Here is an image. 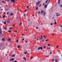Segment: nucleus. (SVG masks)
Returning <instances> with one entry per match:
<instances>
[{
    "instance_id": "1",
    "label": "nucleus",
    "mask_w": 62,
    "mask_h": 62,
    "mask_svg": "<svg viewBox=\"0 0 62 62\" xmlns=\"http://www.w3.org/2000/svg\"><path fill=\"white\" fill-rule=\"evenodd\" d=\"M43 36L41 35V36H40L39 38V39L40 40H41V39H42V38H43Z\"/></svg>"
},
{
    "instance_id": "2",
    "label": "nucleus",
    "mask_w": 62,
    "mask_h": 62,
    "mask_svg": "<svg viewBox=\"0 0 62 62\" xmlns=\"http://www.w3.org/2000/svg\"><path fill=\"white\" fill-rule=\"evenodd\" d=\"M38 50H39L40 49H41L42 50V47H39L38 48Z\"/></svg>"
},
{
    "instance_id": "3",
    "label": "nucleus",
    "mask_w": 62,
    "mask_h": 62,
    "mask_svg": "<svg viewBox=\"0 0 62 62\" xmlns=\"http://www.w3.org/2000/svg\"><path fill=\"white\" fill-rule=\"evenodd\" d=\"M15 0H11V2H12V3H14L15 2Z\"/></svg>"
},
{
    "instance_id": "4",
    "label": "nucleus",
    "mask_w": 62,
    "mask_h": 62,
    "mask_svg": "<svg viewBox=\"0 0 62 62\" xmlns=\"http://www.w3.org/2000/svg\"><path fill=\"white\" fill-rule=\"evenodd\" d=\"M43 12H44V11L43 10H41L40 12V14L41 15H42V14L43 13Z\"/></svg>"
},
{
    "instance_id": "5",
    "label": "nucleus",
    "mask_w": 62,
    "mask_h": 62,
    "mask_svg": "<svg viewBox=\"0 0 62 62\" xmlns=\"http://www.w3.org/2000/svg\"><path fill=\"white\" fill-rule=\"evenodd\" d=\"M40 3V1L39 0L38 1L37 3V5L39 4Z\"/></svg>"
},
{
    "instance_id": "6",
    "label": "nucleus",
    "mask_w": 62,
    "mask_h": 62,
    "mask_svg": "<svg viewBox=\"0 0 62 62\" xmlns=\"http://www.w3.org/2000/svg\"><path fill=\"white\" fill-rule=\"evenodd\" d=\"M14 60V58H12L10 60V61H13Z\"/></svg>"
},
{
    "instance_id": "7",
    "label": "nucleus",
    "mask_w": 62,
    "mask_h": 62,
    "mask_svg": "<svg viewBox=\"0 0 62 62\" xmlns=\"http://www.w3.org/2000/svg\"><path fill=\"white\" fill-rule=\"evenodd\" d=\"M10 22V21H9V20H7V22L8 23H9Z\"/></svg>"
},
{
    "instance_id": "8",
    "label": "nucleus",
    "mask_w": 62,
    "mask_h": 62,
    "mask_svg": "<svg viewBox=\"0 0 62 62\" xmlns=\"http://www.w3.org/2000/svg\"><path fill=\"white\" fill-rule=\"evenodd\" d=\"M61 29H58V31L59 32H61Z\"/></svg>"
},
{
    "instance_id": "9",
    "label": "nucleus",
    "mask_w": 62,
    "mask_h": 62,
    "mask_svg": "<svg viewBox=\"0 0 62 62\" xmlns=\"http://www.w3.org/2000/svg\"><path fill=\"white\" fill-rule=\"evenodd\" d=\"M60 0H58V4L59 5H60Z\"/></svg>"
},
{
    "instance_id": "10",
    "label": "nucleus",
    "mask_w": 62,
    "mask_h": 62,
    "mask_svg": "<svg viewBox=\"0 0 62 62\" xmlns=\"http://www.w3.org/2000/svg\"><path fill=\"white\" fill-rule=\"evenodd\" d=\"M55 61L56 62H57L58 61V59H56L55 60Z\"/></svg>"
},
{
    "instance_id": "11",
    "label": "nucleus",
    "mask_w": 62,
    "mask_h": 62,
    "mask_svg": "<svg viewBox=\"0 0 62 62\" xmlns=\"http://www.w3.org/2000/svg\"><path fill=\"white\" fill-rule=\"evenodd\" d=\"M2 41H5V39H4V38H3L2 39Z\"/></svg>"
},
{
    "instance_id": "12",
    "label": "nucleus",
    "mask_w": 62,
    "mask_h": 62,
    "mask_svg": "<svg viewBox=\"0 0 62 62\" xmlns=\"http://www.w3.org/2000/svg\"><path fill=\"white\" fill-rule=\"evenodd\" d=\"M45 13H46V12L45 11H44L43 13V15L44 16L45 15Z\"/></svg>"
},
{
    "instance_id": "13",
    "label": "nucleus",
    "mask_w": 62,
    "mask_h": 62,
    "mask_svg": "<svg viewBox=\"0 0 62 62\" xmlns=\"http://www.w3.org/2000/svg\"><path fill=\"white\" fill-rule=\"evenodd\" d=\"M44 7L46 8H47V6L46 5H45V6H44Z\"/></svg>"
},
{
    "instance_id": "14",
    "label": "nucleus",
    "mask_w": 62,
    "mask_h": 62,
    "mask_svg": "<svg viewBox=\"0 0 62 62\" xmlns=\"http://www.w3.org/2000/svg\"><path fill=\"white\" fill-rule=\"evenodd\" d=\"M15 55L14 54H13L12 55V57H14L15 56Z\"/></svg>"
},
{
    "instance_id": "15",
    "label": "nucleus",
    "mask_w": 62,
    "mask_h": 62,
    "mask_svg": "<svg viewBox=\"0 0 62 62\" xmlns=\"http://www.w3.org/2000/svg\"><path fill=\"white\" fill-rule=\"evenodd\" d=\"M3 23L4 24H6V21H5Z\"/></svg>"
},
{
    "instance_id": "16",
    "label": "nucleus",
    "mask_w": 62,
    "mask_h": 62,
    "mask_svg": "<svg viewBox=\"0 0 62 62\" xmlns=\"http://www.w3.org/2000/svg\"><path fill=\"white\" fill-rule=\"evenodd\" d=\"M8 41H10L11 40V39L10 38H9V39H8Z\"/></svg>"
},
{
    "instance_id": "17",
    "label": "nucleus",
    "mask_w": 62,
    "mask_h": 62,
    "mask_svg": "<svg viewBox=\"0 0 62 62\" xmlns=\"http://www.w3.org/2000/svg\"><path fill=\"white\" fill-rule=\"evenodd\" d=\"M2 33V31H1V30H0V34H1Z\"/></svg>"
},
{
    "instance_id": "18",
    "label": "nucleus",
    "mask_w": 62,
    "mask_h": 62,
    "mask_svg": "<svg viewBox=\"0 0 62 62\" xmlns=\"http://www.w3.org/2000/svg\"><path fill=\"white\" fill-rule=\"evenodd\" d=\"M10 16H11V15H13V14H12V13H11V14L10 15Z\"/></svg>"
},
{
    "instance_id": "19",
    "label": "nucleus",
    "mask_w": 62,
    "mask_h": 62,
    "mask_svg": "<svg viewBox=\"0 0 62 62\" xmlns=\"http://www.w3.org/2000/svg\"><path fill=\"white\" fill-rule=\"evenodd\" d=\"M60 15V14H59V15H58L57 14L56 15L57 16H59Z\"/></svg>"
},
{
    "instance_id": "20",
    "label": "nucleus",
    "mask_w": 62,
    "mask_h": 62,
    "mask_svg": "<svg viewBox=\"0 0 62 62\" xmlns=\"http://www.w3.org/2000/svg\"><path fill=\"white\" fill-rule=\"evenodd\" d=\"M19 19H20V20H22V19H21V16L19 17Z\"/></svg>"
},
{
    "instance_id": "21",
    "label": "nucleus",
    "mask_w": 62,
    "mask_h": 62,
    "mask_svg": "<svg viewBox=\"0 0 62 62\" xmlns=\"http://www.w3.org/2000/svg\"><path fill=\"white\" fill-rule=\"evenodd\" d=\"M50 0H49L48 2V4H49V3L50 2Z\"/></svg>"
},
{
    "instance_id": "22",
    "label": "nucleus",
    "mask_w": 62,
    "mask_h": 62,
    "mask_svg": "<svg viewBox=\"0 0 62 62\" xmlns=\"http://www.w3.org/2000/svg\"><path fill=\"white\" fill-rule=\"evenodd\" d=\"M24 53L25 54H27V52H24Z\"/></svg>"
},
{
    "instance_id": "23",
    "label": "nucleus",
    "mask_w": 62,
    "mask_h": 62,
    "mask_svg": "<svg viewBox=\"0 0 62 62\" xmlns=\"http://www.w3.org/2000/svg\"><path fill=\"white\" fill-rule=\"evenodd\" d=\"M36 10H38V7H37L36 8Z\"/></svg>"
},
{
    "instance_id": "24",
    "label": "nucleus",
    "mask_w": 62,
    "mask_h": 62,
    "mask_svg": "<svg viewBox=\"0 0 62 62\" xmlns=\"http://www.w3.org/2000/svg\"><path fill=\"white\" fill-rule=\"evenodd\" d=\"M23 59H24V60H26V58L25 57H23Z\"/></svg>"
},
{
    "instance_id": "25",
    "label": "nucleus",
    "mask_w": 62,
    "mask_h": 62,
    "mask_svg": "<svg viewBox=\"0 0 62 62\" xmlns=\"http://www.w3.org/2000/svg\"><path fill=\"white\" fill-rule=\"evenodd\" d=\"M24 17H26V14H24Z\"/></svg>"
},
{
    "instance_id": "26",
    "label": "nucleus",
    "mask_w": 62,
    "mask_h": 62,
    "mask_svg": "<svg viewBox=\"0 0 62 62\" xmlns=\"http://www.w3.org/2000/svg\"><path fill=\"white\" fill-rule=\"evenodd\" d=\"M20 46L19 45H18V46L17 47L19 48H20Z\"/></svg>"
},
{
    "instance_id": "27",
    "label": "nucleus",
    "mask_w": 62,
    "mask_h": 62,
    "mask_svg": "<svg viewBox=\"0 0 62 62\" xmlns=\"http://www.w3.org/2000/svg\"><path fill=\"white\" fill-rule=\"evenodd\" d=\"M4 29H5V30H7V28L6 27L4 28Z\"/></svg>"
},
{
    "instance_id": "28",
    "label": "nucleus",
    "mask_w": 62,
    "mask_h": 62,
    "mask_svg": "<svg viewBox=\"0 0 62 62\" xmlns=\"http://www.w3.org/2000/svg\"><path fill=\"white\" fill-rule=\"evenodd\" d=\"M16 41V42H19V40H17Z\"/></svg>"
},
{
    "instance_id": "29",
    "label": "nucleus",
    "mask_w": 62,
    "mask_h": 62,
    "mask_svg": "<svg viewBox=\"0 0 62 62\" xmlns=\"http://www.w3.org/2000/svg\"><path fill=\"white\" fill-rule=\"evenodd\" d=\"M47 46H50V44H47Z\"/></svg>"
},
{
    "instance_id": "30",
    "label": "nucleus",
    "mask_w": 62,
    "mask_h": 62,
    "mask_svg": "<svg viewBox=\"0 0 62 62\" xmlns=\"http://www.w3.org/2000/svg\"><path fill=\"white\" fill-rule=\"evenodd\" d=\"M56 24V21H55L54 24Z\"/></svg>"
},
{
    "instance_id": "31",
    "label": "nucleus",
    "mask_w": 62,
    "mask_h": 62,
    "mask_svg": "<svg viewBox=\"0 0 62 62\" xmlns=\"http://www.w3.org/2000/svg\"><path fill=\"white\" fill-rule=\"evenodd\" d=\"M9 33H10V32H11V30H9Z\"/></svg>"
},
{
    "instance_id": "32",
    "label": "nucleus",
    "mask_w": 62,
    "mask_h": 62,
    "mask_svg": "<svg viewBox=\"0 0 62 62\" xmlns=\"http://www.w3.org/2000/svg\"><path fill=\"white\" fill-rule=\"evenodd\" d=\"M60 7H61V8H62V5H61L60 6Z\"/></svg>"
},
{
    "instance_id": "33",
    "label": "nucleus",
    "mask_w": 62,
    "mask_h": 62,
    "mask_svg": "<svg viewBox=\"0 0 62 62\" xmlns=\"http://www.w3.org/2000/svg\"><path fill=\"white\" fill-rule=\"evenodd\" d=\"M5 15H4L3 16V18H5Z\"/></svg>"
},
{
    "instance_id": "34",
    "label": "nucleus",
    "mask_w": 62,
    "mask_h": 62,
    "mask_svg": "<svg viewBox=\"0 0 62 62\" xmlns=\"http://www.w3.org/2000/svg\"><path fill=\"white\" fill-rule=\"evenodd\" d=\"M48 39H47L45 41H48Z\"/></svg>"
},
{
    "instance_id": "35",
    "label": "nucleus",
    "mask_w": 62,
    "mask_h": 62,
    "mask_svg": "<svg viewBox=\"0 0 62 62\" xmlns=\"http://www.w3.org/2000/svg\"><path fill=\"white\" fill-rule=\"evenodd\" d=\"M47 49H50V46L49 47V48L47 47Z\"/></svg>"
},
{
    "instance_id": "36",
    "label": "nucleus",
    "mask_w": 62,
    "mask_h": 62,
    "mask_svg": "<svg viewBox=\"0 0 62 62\" xmlns=\"http://www.w3.org/2000/svg\"><path fill=\"white\" fill-rule=\"evenodd\" d=\"M41 4H40V5H39V7H41Z\"/></svg>"
},
{
    "instance_id": "37",
    "label": "nucleus",
    "mask_w": 62,
    "mask_h": 62,
    "mask_svg": "<svg viewBox=\"0 0 62 62\" xmlns=\"http://www.w3.org/2000/svg\"><path fill=\"white\" fill-rule=\"evenodd\" d=\"M26 8H29V6H27L26 7Z\"/></svg>"
},
{
    "instance_id": "38",
    "label": "nucleus",
    "mask_w": 62,
    "mask_h": 62,
    "mask_svg": "<svg viewBox=\"0 0 62 62\" xmlns=\"http://www.w3.org/2000/svg\"><path fill=\"white\" fill-rule=\"evenodd\" d=\"M14 62H17V61L16 60H15L14 61Z\"/></svg>"
},
{
    "instance_id": "39",
    "label": "nucleus",
    "mask_w": 62,
    "mask_h": 62,
    "mask_svg": "<svg viewBox=\"0 0 62 62\" xmlns=\"http://www.w3.org/2000/svg\"><path fill=\"white\" fill-rule=\"evenodd\" d=\"M7 15H8V12H7Z\"/></svg>"
},
{
    "instance_id": "40",
    "label": "nucleus",
    "mask_w": 62,
    "mask_h": 62,
    "mask_svg": "<svg viewBox=\"0 0 62 62\" xmlns=\"http://www.w3.org/2000/svg\"><path fill=\"white\" fill-rule=\"evenodd\" d=\"M59 47V46L57 45V46L56 47V48H58Z\"/></svg>"
},
{
    "instance_id": "41",
    "label": "nucleus",
    "mask_w": 62,
    "mask_h": 62,
    "mask_svg": "<svg viewBox=\"0 0 62 62\" xmlns=\"http://www.w3.org/2000/svg\"><path fill=\"white\" fill-rule=\"evenodd\" d=\"M12 28L11 27L10 28V29L11 30V29H12Z\"/></svg>"
},
{
    "instance_id": "42",
    "label": "nucleus",
    "mask_w": 62,
    "mask_h": 62,
    "mask_svg": "<svg viewBox=\"0 0 62 62\" xmlns=\"http://www.w3.org/2000/svg\"><path fill=\"white\" fill-rule=\"evenodd\" d=\"M53 23H51L50 24L51 25H53Z\"/></svg>"
},
{
    "instance_id": "43",
    "label": "nucleus",
    "mask_w": 62,
    "mask_h": 62,
    "mask_svg": "<svg viewBox=\"0 0 62 62\" xmlns=\"http://www.w3.org/2000/svg\"><path fill=\"white\" fill-rule=\"evenodd\" d=\"M46 48V46H44V48Z\"/></svg>"
},
{
    "instance_id": "44",
    "label": "nucleus",
    "mask_w": 62,
    "mask_h": 62,
    "mask_svg": "<svg viewBox=\"0 0 62 62\" xmlns=\"http://www.w3.org/2000/svg\"><path fill=\"white\" fill-rule=\"evenodd\" d=\"M2 3H4V1H2Z\"/></svg>"
},
{
    "instance_id": "45",
    "label": "nucleus",
    "mask_w": 62,
    "mask_h": 62,
    "mask_svg": "<svg viewBox=\"0 0 62 62\" xmlns=\"http://www.w3.org/2000/svg\"><path fill=\"white\" fill-rule=\"evenodd\" d=\"M42 41H43V42H44L45 41L44 40H42Z\"/></svg>"
},
{
    "instance_id": "46",
    "label": "nucleus",
    "mask_w": 62,
    "mask_h": 62,
    "mask_svg": "<svg viewBox=\"0 0 62 62\" xmlns=\"http://www.w3.org/2000/svg\"><path fill=\"white\" fill-rule=\"evenodd\" d=\"M36 29H38V28H39V27H36Z\"/></svg>"
},
{
    "instance_id": "47",
    "label": "nucleus",
    "mask_w": 62,
    "mask_h": 62,
    "mask_svg": "<svg viewBox=\"0 0 62 62\" xmlns=\"http://www.w3.org/2000/svg\"><path fill=\"white\" fill-rule=\"evenodd\" d=\"M51 35H54V33H53V34H51Z\"/></svg>"
},
{
    "instance_id": "48",
    "label": "nucleus",
    "mask_w": 62,
    "mask_h": 62,
    "mask_svg": "<svg viewBox=\"0 0 62 62\" xmlns=\"http://www.w3.org/2000/svg\"><path fill=\"white\" fill-rule=\"evenodd\" d=\"M15 32H17V31H15Z\"/></svg>"
},
{
    "instance_id": "49",
    "label": "nucleus",
    "mask_w": 62,
    "mask_h": 62,
    "mask_svg": "<svg viewBox=\"0 0 62 62\" xmlns=\"http://www.w3.org/2000/svg\"><path fill=\"white\" fill-rule=\"evenodd\" d=\"M39 14H40V11H39Z\"/></svg>"
},
{
    "instance_id": "50",
    "label": "nucleus",
    "mask_w": 62,
    "mask_h": 62,
    "mask_svg": "<svg viewBox=\"0 0 62 62\" xmlns=\"http://www.w3.org/2000/svg\"><path fill=\"white\" fill-rule=\"evenodd\" d=\"M52 61H54V59H52Z\"/></svg>"
},
{
    "instance_id": "51",
    "label": "nucleus",
    "mask_w": 62,
    "mask_h": 62,
    "mask_svg": "<svg viewBox=\"0 0 62 62\" xmlns=\"http://www.w3.org/2000/svg\"><path fill=\"white\" fill-rule=\"evenodd\" d=\"M22 40H24V39H23Z\"/></svg>"
},
{
    "instance_id": "52",
    "label": "nucleus",
    "mask_w": 62,
    "mask_h": 62,
    "mask_svg": "<svg viewBox=\"0 0 62 62\" xmlns=\"http://www.w3.org/2000/svg\"><path fill=\"white\" fill-rule=\"evenodd\" d=\"M44 38H46V37H45V35L44 36Z\"/></svg>"
},
{
    "instance_id": "53",
    "label": "nucleus",
    "mask_w": 62,
    "mask_h": 62,
    "mask_svg": "<svg viewBox=\"0 0 62 62\" xmlns=\"http://www.w3.org/2000/svg\"><path fill=\"white\" fill-rule=\"evenodd\" d=\"M4 14H6V12H5L4 13Z\"/></svg>"
},
{
    "instance_id": "54",
    "label": "nucleus",
    "mask_w": 62,
    "mask_h": 62,
    "mask_svg": "<svg viewBox=\"0 0 62 62\" xmlns=\"http://www.w3.org/2000/svg\"><path fill=\"white\" fill-rule=\"evenodd\" d=\"M45 5V3H43V6H44Z\"/></svg>"
},
{
    "instance_id": "55",
    "label": "nucleus",
    "mask_w": 62,
    "mask_h": 62,
    "mask_svg": "<svg viewBox=\"0 0 62 62\" xmlns=\"http://www.w3.org/2000/svg\"><path fill=\"white\" fill-rule=\"evenodd\" d=\"M46 57H49V56H46Z\"/></svg>"
},
{
    "instance_id": "56",
    "label": "nucleus",
    "mask_w": 62,
    "mask_h": 62,
    "mask_svg": "<svg viewBox=\"0 0 62 62\" xmlns=\"http://www.w3.org/2000/svg\"><path fill=\"white\" fill-rule=\"evenodd\" d=\"M23 35H24V34H22V36H23Z\"/></svg>"
},
{
    "instance_id": "57",
    "label": "nucleus",
    "mask_w": 62,
    "mask_h": 62,
    "mask_svg": "<svg viewBox=\"0 0 62 62\" xmlns=\"http://www.w3.org/2000/svg\"><path fill=\"white\" fill-rule=\"evenodd\" d=\"M13 26H15V24H13Z\"/></svg>"
},
{
    "instance_id": "58",
    "label": "nucleus",
    "mask_w": 62,
    "mask_h": 62,
    "mask_svg": "<svg viewBox=\"0 0 62 62\" xmlns=\"http://www.w3.org/2000/svg\"><path fill=\"white\" fill-rule=\"evenodd\" d=\"M52 54V52H50V54Z\"/></svg>"
},
{
    "instance_id": "59",
    "label": "nucleus",
    "mask_w": 62,
    "mask_h": 62,
    "mask_svg": "<svg viewBox=\"0 0 62 62\" xmlns=\"http://www.w3.org/2000/svg\"><path fill=\"white\" fill-rule=\"evenodd\" d=\"M61 32H62V29H61Z\"/></svg>"
},
{
    "instance_id": "60",
    "label": "nucleus",
    "mask_w": 62,
    "mask_h": 62,
    "mask_svg": "<svg viewBox=\"0 0 62 62\" xmlns=\"http://www.w3.org/2000/svg\"><path fill=\"white\" fill-rule=\"evenodd\" d=\"M40 25L39 24V25H38V26H39Z\"/></svg>"
},
{
    "instance_id": "61",
    "label": "nucleus",
    "mask_w": 62,
    "mask_h": 62,
    "mask_svg": "<svg viewBox=\"0 0 62 62\" xmlns=\"http://www.w3.org/2000/svg\"><path fill=\"white\" fill-rule=\"evenodd\" d=\"M46 3H47V1H46L45 2Z\"/></svg>"
},
{
    "instance_id": "62",
    "label": "nucleus",
    "mask_w": 62,
    "mask_h": 62,
    "mask_svg": "<svg viewBox=\"0 0 62 62\" xmlns=\"http://www.w3.org/2000/svg\"><path fill=\"white\" fill-rule=\"evenodd\" d=\"M25 42H26V43H27V41H25Z\"/></svg>"
},
{
    "instance_id": "63",
    "label": "nucleus",
    "mask_w": 62,
    "mask_h": 62,
    "mask_svg": "<svg viewBox=\"0 0 62 62\" xmlns=\"http://www.w3.org/2000/svg\"><path fill=\"white\" fill-rule=\"evenodd\" d=\"M20 24H22V23H20Z\"/></svg>"
},
{
    "instance_id": "64",
    "label": "nucleus",
    "mask_w": 62,
    "mask_h": 62,
    "mask_svg": "<svg viewBox=\"0 0 62 62\" xmlns=\"http://www.w3.org/2000/svg\"><path fill=\"white\" fill-rule=\"evenodd\" d=\"M25 11L26 12V11H27L26 10H25Z\"/></svg>"
}]
</instances>
